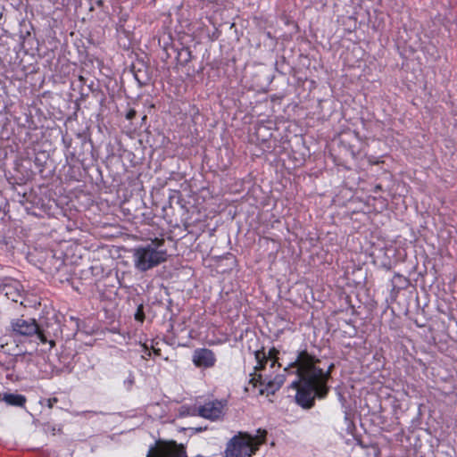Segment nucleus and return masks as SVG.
I'll list each match as a JSON object with an SVG mask.
<instances>
[{
  "mask_svg": "<svg viewBox=\"0 0 457 457\" xmlns=\"http://www.w3.org/2000/svg\"><path fill=\"white\" fill-rule=\"evenodd\" d=\"M266 435L267 431L261 428L255 436L240 432L227 443L224 457H251L265 443Z\"/></svg>",
  "mask_w": 457,
  "mask_h": 457,
  "instance_id": "nucleus-3",
  "label": "nucleus"
},
{
  "mask_svg": "<svg viewBox=\"0 0 457 457\" xmlns=\"http://www.w3.org/2000/svg\"><path fill=\"white\" fill-rule=\"evenodd\" d=\"M137 112L134 109H129L126 113V119L131 120L136 117Z\"/></svg>",
  "mask_w": 457,
  "mask_h": 457,
  "instance_id": "nucleus-17",
  "label": "nucleus"
},
{
  "mask_svg": "<svg viewBox=\"0 0 457 457\" xmlns=\"http://www.w3.org/2000/svg\"><path fill=\"white\" fill-rule=\"evenodd\" d=\"M134 379H135V378H134L133 374L130 372L129 375V378L124 381V384L127 386L128 389H130L131 386H133Z\"/></svg>",
  "mask_w": 457,
  "mask_h": 457,
  "instance_id": "nucleus-16",
  "label": "nucleus"
},
{
  "mask_svg": "<svg viewBox=\"0 0 457 457\" xmlns=\"http://www.w3.org/2000/svg\"><path fill=\"white\" fill-rule=\"evenodd\" d=\"M164 243L163 238H154L145 245L136 247L132 255L135 269L145 272L165 262L168 253Z\"/></svg>",
  "mask_w": 457,
  "mask_h": 457,
  "instance_id": "nucleus-2",
  "label": "nucleus"
},
{
  "mask_svg": "<svg viewBox=\"0 0 457 457\" xmlns=\"http://www.w3.org/2000/svg\"><path fill=\"white\" fill-rule=\"evenodd\" d=\"M185 409L181 412L183 415L199 416L212 421L220 420L223 415L224 404L221 401L213 400L204 403L203 405L193 407H182Z\"/></svg>",
  "mask_w": 457,
  "mask_h": 457,
  "instance_id": "nucleus-5",
  "label": "nucleus"
},
{
  "mask_svg": "<svg viewBox=\"0 0 457 457\" xmlns=\"http://www.w3.org/2000/svg\"><path fill=\"white\" fill-rule=\"evenodd\" d=\"M48 158V154L46 152H39L36 154L34 158V163L39 171H43L46 160Z\"/></svg>",
  "mask_w": 457,
  "mask_h": 457,
  "instance_id": "nucleus-14",
  "label": "nucleus"
},
{
  "mask_svg": "<svg viewBox=\"0 0 457 457\" xmlns=\"http://www.w3.org/2000/svg\"><path fill=\"white\" fill-rule=\"evenodd\" d=\"M393 290L400 291L409 285V279L399 273H395L392 279Z\"/></svg>",
  "mask_w": 457,
  "mask_h": 457,
  "instance_id": "nucleus-13",
  "label": "nucleus"
},
{
  "mask_svg": "<svg viewBox=\"0 0 457 457\" xmlns=\"http://www.w3.org/2000/svg\"><path fill=\"white\" fill-rule=\"evenodd\" d=\"M7 331L12 337L36 336L41 343H48L50 345V348H53L55 345V341L48 336V333L39 328L37 322L34 319H13L11 320Z\"/></svg>",
  "mask_w": 457,
  "mask_h": 457,
  "instance_id": "nucleus-4",
  "label": "nucleus"
},
{
  "mask_svg": "<svg viewBox=\"0 0 457 457\" xmlns=\"http://www.w3.org/2000/svg\"><path fill=\"white\" fill-rule=\"evenodd\" d=\"M63 143L66 144V147H69V142H66V140H63Z\"/></svg>",
  "mask_w": 457,
  "mask_h": 457,
  "instance_id": "nucleus-23",
  "label": "nucleus"
},
{
  "mask_svg": "<svg viewBox=\"0 0 457 457\" xmlns=\"http://www.w3.org/2000/svg\"><path fill=\"white\" fill-rule=\"evenodd\" d=\"M134 78L140 87L149 84L151 81V75L146 65L144 63H137L132 67Z\"/></svg>",
  "mask_w": 457,
  "mask_h": 457,
  "instance_id": "nucleus-10",
  "label": "nucleus"
},
{
  "mask_svg": "<svg viewBox=\"0 0 457 457\" xmlns=\"http://www.w3.org/2000/svg\"><path fill=\"white\" fill-rule=\"evenodd\" d=\"M96 5L101 8L104 7V0H96Z\"/></svg>",
  "mask_w": 457,
  "mask_h": 457,
  "instance_id": "nucleus-19",
  "label": "nucleus"
},
{
  "mask_svg": "<svg viewBox=\"0 0 457 457\" xmlns=\"http://www.w3.org/2000/svg\"><path fill=\"white\" fill-rule=\"evenodd\" d=\"M195 430H196L197 432H202V431L204 430V428H195Z\"/></svg>",
  "mask_w": 457,
  "mask_h": 457,
  "instance_id": "nucleus-21",
  "label": "nucleus"
},
{
  "mask_svg": "<svg viewBox=\"0 0 457 457\" xmlns=\"http://www.w3.org/2000/svg\"><path fill=\"white\" fill-rule=\"evenodd\" d=\"M192 361L197 368L209 369L215 365V353L208 348H197L194 351Z\"/></svg>",
  "mask_w": 457,
  "mask_h": 457,
  "instance_id": "nucleus-8",
  "label": "nucleus"
},
{
  "mask_svg": "<svg viewBox=\"0 0 457 457\" xmlns=\"http://www.w3.org/2000/svg\"><path fill=\"white\" fill-rule=\"evenodd\" d=\"M176 59L179 65L186 66L192 59L190 49L185 46L181 47V49L178 51Z\"/></svg>",
  "mask_w": 457,
  "mask_h": 457,
  "instance_id": "nucleus-12",
  "label": "nucleus"
},
{
  "mask_svg": "<svg viewBox=\"0 0 457 457\" xmlns=\"http://www.w3.org/2000/svg\"><path fill=\"white\" fill-rule=\"evenodd\" d=\"M8 405L23 407L27 402V399L22 395L5 393L2 399Z\"/></svg>",
  "mask_w": 457,
  "mask_h": 457,
  "instance_id": "nucleus-11",
  "label": "nucleus"
},
{
  "mask_svg": "<svg viewBox=\"0 0 457 457\" xmlns=\"http://www.w3.org/2000/svg\"><path fill=\"white\" fill-rule=\"evenodd\" d=\"M48 408H53L54 404L58 402L57 398H50L46 400Z\"/></svg>",
  "mask_w": 457,
  "mask_h": 457,
  "instance_id": "nucleus-18",
  "label": "nucleus"
},
{
  "mask_svg": "<svg viewBox=\"0 0 457 457\" xmlns=\"http://www.w3.org/2000/svg\"><path fill=\"white\" fill-rule=\"evenodd\" d=\"M63 143L66 144V147H69V142H66V140H63Z\"/></svg>",
  "mask_w": 457,
  "mask_h": 457,
  "instance_id": "nucleus-24",
  "label": "nucleus"
},
{
  "mask_svg": "<svg viewBox=\"0 0 457 457\" xmlns=\"http://www.w3.org/2000/svg\"><path fill=\"white\" fill-rule=\"evenodd\" d=\"M63 143L66 144V147H69V142H66V140H63Z\"/></svg>",
  "mask_w": 457,
  "mask_h": 457,
  "instance_id": "nucleus-22",
  "label": "nucleus"
},
{
  "mask_svg": "<svg viewBox=\"0 0 457 457\" xmlns=\"http://www.w3.org/2000/svg\"><path fill=\"white\" fill-rule=\"evenodd\" d=\"M278 350L275 348H271L269 351V356L266 355L264 350H258L255 352V359L257 361V365L254 367V371L262 370L265 369V365L267 364L269 359H275L276 354L278 353ZM276 363V360L271 361L270 367H274Z\"/></svg>",
  "mask_w": 457,
  "mask_h": 457,
  "instance_id": "nucleus-9",
  "label": "nucleus"
},
{
  "mask_svg": "<svg viewBox=\"0 0 457 457\" xmlns=\"http://www.w3.org/2000/svg\"><path fill=\"white\" fill-rule=\"evenodd\" d=\"M134 318L137 321L143 322L145 320V312L143 304H139L135 312Z\"/></svg>",
  "mask_w": 457,
  "mask_h": 457,
  "instance_id": "nucleus-15",
  "label": "nucleus"
},
{
  "mask_svg": "<svg viewBox=\"0 0 457 457\" xmlns=\"http://www.w3.org/2000/svg\"><path fill=\"white\" fill-rule=\"evenodd\" d=\"M250 376L251 378L249 380V384H251L253 388L260 386V395H263L265 393L268 395L275 394L282 386L286 379L284 374L276 375L272 379L263 378L262 374H256V371L253 374H250Z\"/></svg>",
  "mask_w": 457,
  "mask_h": 457,
  "instance_id": "nucleus-6",
  "label": "nucleus"
},
{
  "mask_svg": "<svg viewBox=\"0 0 457 457\" xmlns=\"http://www.w3.org/2000/svg\"><path fill=\"white\" fill-rule=\"evenodd\" d=\"M321 361L311 355L307 351L298 353L296 360L290 364L295 368L297 379L291 386L296 389L295 402L304 409L314 405L315 398H324L328 393V381L330 378L334 364L330 363L325 371L320 367Z\"/></svg>",
  "mask_w": 457,
  "mask_h": 457,
  "instance_id": "nucleus-1",
  "label": "nucleus"
},
{
  "mask_svg": "<svg viewBox=\"0 0 457 457\" xmlns=\"http://www.w3.org/2000/svg\"><path fill=\"white\" fill-rule=\"evenodd\" d=\"M381 189H382V187H381L380 185H378V186H376V187H375V190H374V191H375V192H378V190H381Z\"/></svg>",
  "mask_w": 457,
  "mask_h": 457,
  "instance_id": "nucleus-20",
  "label": "nucleus"
},
{
  "mask_svg": "<svg viewBox=\"0 0 457 457\" xmlns=\"http://www.w3.org/2000/svg\"><path fill=\"white\" fill-rule=\"evenodd\" d=\"M147 457H186V449L175 441L162 445L155 452L151 448Z\"/></svg>",
  "mask_w": 457,
  "mask_h": 457,
  "instance_id": "nucleus-7",
  "label": "nucleus"
}]
</instances>
